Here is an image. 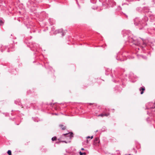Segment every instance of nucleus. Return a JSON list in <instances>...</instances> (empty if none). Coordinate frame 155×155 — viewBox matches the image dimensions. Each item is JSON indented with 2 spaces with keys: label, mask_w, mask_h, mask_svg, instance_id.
<instances>
[{
  "label": "nucleus",
  "mask_w": 155,
  "mask_h": 155,
  "mask_svg": "<svg viewBox=\"0 0 155 155\" xmlns=\"http://www.w3.org/2000/svg\"><path fill=\"white\" fill-rule=\"evenodd\" d=\"M148 20V18L146 16H144L141 19L136 18L134 19V24L135 25L139 26L140 30L147 25L146 22Z\"/></svg>",
  "instance_id": "nucleus-1"
},
{
  "label": "nucleus",
  "mask_w": 155,
  "mask_h": 155,
  "mask_svg": "<svg viewBox=\"0 0 155 155\" xmlns=\"http://www.w3.org/2000/svg\"><path fill=\"white\" fill-rule=\"evenodd\" d=\"M124 71L123 69L117 68L112 72L111 76L113 78L112 81L115 82L119 81L120 76Z\"/></svg>",
  "instance_id": "nucleus-2"
},
{
  "label": "nucleus",
  "mask_w": 155,
  "mask_h": 155,
  "mask_svg": "<svg viewBox=\"0 0 155 155\" xmlns=\"http://www.w3.org/2000/svg\"><path fill=\"white\" fill-rule=\"evenodd\" d=\"M129 42H132L134 44L136 45L135 49V51L137 52H138L139 51H141V50L143 51L145 50L144 48L146 46V44L143 41L141 45L140 43L139 42L135 40L132 38L129 40Z\"/></svg>",
  "instance_id": "nucleus-3"
},
{
  "label": "nucleus",
  "mask_w": 155,
  "mask_h": 155,
  "mask_svg": "<svg viewBox=\"0 0 155 155\" xmlns=\"http://www.w3.org/2000/svg\"><path fill=\"white\" fill-rule=\"evenodd\" d=\"M125 53H123L121 54V53H118L117 55L116 59L117 60L120 61H124L127 58V57L130 59H132L134 58L133 57H130L127 55V57H126V55H124Z\"/></svg>",
  "instance_id": "nucleus-4"
},
{
  "label": "nucleus",
  "mask_w": 155,
  "mask_h": 155,
  "mask_svg": "<svg viewBox=\"0 0 155 155\" xmlns=\"http://www.w3.org/2000/svg\"><path fill=\"white\" fill-rule=\"evenodd\" d=\"M7 49V51L9 52L10 51H13L14 50L12 48L8 47L6 46H3L2 44H0V52H2L4 50V49Z\"/></svg>",
  "instance_id": "nucleus-5"
},
{
  "label": "nucleus",
  "mask_w": 155,
  "mask_h": 155,
  "mask_svg": "<svg viewBox=\"0 0 155 155\" xmlns=\"http://www.w3.org/2000/svg\"><path fill=\"white\" fill-rule=\"evenodd\" d=\"M109 111V109L107 108H105V110H104L103 111V113H104V114H100L98 115V117H103L104 116L107 117L110 114L108 113V111Z\"/></svg>",
  "instance_id": "nucleus-6"
},
{
  "label": "nucleus",
  "mask_w": 155,
  "mask_h": 155,
  "mask_svg": "<svg viewBox=\"0 0 155 155\" xmlns=\"http://www.w3.org/2000/svg\"><path fill=\"white\" fill-rule=\"evenodd\" d=\"M55 29L54 27L51 28V32L52 33L54 34H56L58 33H59L62 31L63 29H59L54 31Z\"/></svg>",
  "instance_id": "nucleus-7"
},
{
  "label": "nucleus",
  "mask_w": 155,
  "mask_h": 155,
  "mask_svg": "<svg viewBox=\"0 0 155 155\" xmlns=\"http://www.w3.org/2000/svg\"><path fill=\"white\" fill-rule=\"evenodd\" d=\"M100 142L99 139L98 137H96L94 140L93 144L95 146H97L98 145Z\"/></svg>",
  "instance_id": "nucleus-8"
},
{
  "label": "nucleus",
  "mask_w": 155,
  "mask_h": 155,
  "mask_svg": "<svg viewBox=\"0 0 155 155\" xmlns=\"http://www.w3.org/2000/svg\"><path fill=\"white\" fill-rule=\"evenodd\" d=\"M38 46V45L35 43H32L31 45V47L36 49L37 51V48Z\"/></svg>",
  "instance_id": "nucleus-9"
},
{
  "label": "nucleus",
  "mask_w": 155,
  "mask_h": 155,
  "mask_svg": "<svg viewBox=\"0 0 155 155\" xmlns=\"http://www.w3.org/2000/svg\"><path fill=\"white\" fill-rule=\"evenodd\" d=\"M63 135L64 136H66L67 137H68L70 139H71L73 137V134L72 133L64 134Z\"/></svg>",
  "instance_id": "nucleus-10"
},
{
  "label": "nucleus",
  "mask_w": 155,
  "mask_h": 155,
  "mask_svg": "<svg viewBox=\"0 0 155 155\" xmlns=\"http://www.w3.org/2000/svg\"><path fill=\"white\" fill-rule=\"evenodd\" d=\"M137 57L138 58L141 59V58L143 59H144L146 60L147 59V58L146 56H143L142 55H137Z\"/></svg>",
  "instance_id": "nucleus-11"
},
{
  "label": "nucleus",
  "mask_w": 155,
  "mask_h": 155,
  "mask_svg": "<svg viewBox=\"0 0 155 155\" xmlns=\"http://www.w3.org/2000/svg\"><path fill=\"white\" fill-rule=\"evenodd\" d=\"M145 88L144 87H141L139 88V91H140V94H142L143 93V91H145Z\"/></svg>",
  "instance_id": "nucleus-12"
},
{
  "label": "nucleus",
  "mask_w": 155,
  "mask_h": 155,
  "mask_svg": "<svg viewBox=\"0 0 155 155\" xmlns=\"http://www.w3.org/2000/svg\"><path fill=\"white\" fill-rule=\"evenodd\" d=\"M15 103L17 104H18L19 105L22 106L21 105V104L20 102V101L19 99L17 101H15Z\"/></svg>",
  "instance_id": "nucleus-13"
},
{
  "label": "nucleus",
  "mask_w": 155,
  "mask_h": 155,
  "mask_svg": "<svg viewBox=\"0 0 155 155\" xmlns=\"http://www.w3.org/2000/svg\"><path fill=\"white\" fill-rule=\"evenodd\" d=\"M149 8L148 7H144V10L145 12H149Z\"/></svg>",
  "instance_id": "nucleus-14"
},
{
  "label": "nucleus",
  "mask_w": 155,
  "mask_h": 155,
  "mask_svg": "<svg viewBox=\"0 0 155 155\" xmlns=\"http://www.w3.org/2000/svg\"><path fill=\"white\" fill-rule=\"evenodd\" d=\"M59 126L63 130H64L66 129V127L64 126L63 125L60 124V125H59Z\"/></svg>",
  "instance_id": "nucleus-15"
},
{
  "label": "nucleus",
  "mask_w": 155,
  "mask_h": 155,
  "mask_svg": "<svg viewBox=\"0 0 155 155\" xmlns=\"http://www.w3.org/2000/svg\"><path fill=\"white\" fill-rule=\"evenodd\" d=\"M136 10L138 12H141V8L140 7H138L136 8Z\"/></svg>",
  "instance_id": "nucleus-16"
},
{
  "label": "nucleus",
  "mask_w": 155,
  "mask_h": 155,
  "mask_svg": "<svg viewBox=\"0 0 155 155\" xmlns=\"http://www.w3.org/2000/svg\"><path fill=\"white\" fill-rule=\"evenodd\" d=\"M7 153L8 154V155H11L12 154V152L11 150H8L7 151Z\"/></svg>",
  "instance_id": "nucleus-17"
},
{
  "label": "nucleus",
  "mask_w": 155,
  "mask_h": 155,
  "mask_svg": "<svg viewBox=\"0 0 155 155\" xmlns=\"http://www.w3.org/2000/svg\"><path fill=\"white\" fill-rule=\"evenodd\" d=\"M80 155H86V153L85 152L82 153L81 151L79 152Z\"/></svg>",
  "instance_id": "nucleus-18"
},
{
  "label": "nucleus",
  "mask_w": 155,
  "mask_h": 155,
  "mask_svg": "<svg viewBox=\"0 0 155 155\" xmlns=\"http://www.w3.org/2000/svg\"><path fill=\"white\" fill-rule=\"evenodd\" d=\"M56 139L57 137H54L51 138V140L52 141H53L56 140Z\"/></svg>",
  "instance_id": "nucleus-19"
},
{
  "label": "nucleus",
  "mask_w": 155,
  "mask_h": 155,
  "mask_svg": "<svg viewBox=\"0 0 155 155\" xmlns=\"http://www.w3.org/2000/svg\"><path fill=\"white\" fill-rule=\"evenodd\" d=\"M91 2L92 3H95L96 2V0H91Z\"/></svg>",
  "instance_id": "nucleus-20"
},
{
  "label": "nucleus",
  "mask_w": 155,
  "mask_h": 155,
  "mask_svg": "<svg viewBox=\"0 0 155 155\" xmlns=\"http://www.w3.org/2000/svg\"><path fill=\"white\" fill-rule=\"evenodd\" d=\"M116 152H117V153H114L115 155H117L120 153V152L119 150H116Z\"/></svg>",
  "instance_id": "nucleus-21"
},
{
  "label": "nucleus",
  "mask_w": 155,
  "mask_h": 155,
  "mask_svg": "<svg viewBox=\"0 0 155 155\" xmlns=\"http://www.w3.org/2000/svg\"><path fill=\"white\" fill-rule=\"evenodd\" d=\"M3 24V21L2 20H1L0 19V25H2Z\"/></svg>",
  "instance_id": "nucleus-22"
},
{
  "label": "nucleus",
  "mask_w": 155,
  "mask_h": 155,
  "mask_svg": "<svg viewBox=\"0 0 155 155\" xmlns=\"http://www.w3.org/2000/svg\"><path fill=\"white\" fill-rule=\"evenodd\" d=\"M51 19H49V22H50V24H51V25H53V24H54V23H53V22H52V23H51Z\"/></svg>",
  "instance_id": "nucleus-23"
},
{
  "label": "nucleus",
  "mask_w": 155,
  "mask_h": 155,
  "mask_svg": "<svg viewBox=\"0 0 155 155\" xmlns=\"http://www.w3.org/2000/svg\"><path fill=\"white\" fill-rule=\"evenodd\" d=\"M61 33H62V36H64L65 34V32H63V30L61 32Z\"/></svg>",
  "instance_id": "nucleus-24"
},
{
  "label": "nucleus",
  "mask_w": 155,
  "mask_h": 155,
  "mask_svg": "<svg viewBox=\"0 0 155 155\" xmlns=\"http://www.w3.org/2000/svg\"><path fill=\"white\" fill-rule=\"evenodd\" d=\"M27 93L28 94H29L30 93H31V92H30V91H27Z\"/></svg>",
  "instance_id": "nucleus-25"
},
{
  "label": "nucleus",
  "mask_w": 155,
  "mask_h": 155,
  "mask_svg": "<svg viewBox=\"0 0 155 155\" xmlns=\"http://www.w3.org/2000/svg\"><path fill=\"white\" fill-rule=\"evenodd\" d=\"M90 138V136H87L86 137V138L87 139H88V138Z\"/></svg>",
  "instance_id": "nucleus-26"
},
{
  "label": "nucleus",
  "mask_w": 155,
  "mask_h": 155,
  "mask_svg": "<svg viewBox=\"0 0 155 155\" xmlns=\"http://www.w3.org/2000/svg\"><path fill=\"white\" fill-rule=\"evenodd\" d=\"M89 140H87H87L86 143H89Z\"/></svg>",
  "instance_id": "nucleus-27"
},
{
  "label": "nucleus",
  "mask_w": 155,
  "mask_h": 155,
  "mask_svg": "<svg viewBox=\"0 0 155 155\" xmlns=\"http://www.w3.org/2000/svg\"><path fill=\"white\" fill-rule=\"evenodd\" d=\"M93 136H91V137H90L91 139H92L93 138Z\"/></svg>",
  "instance_id": "nucleus-28"
},
{
  "label": "nucleus",
  "mask_w": 155,
  "mask_h": 155,
  "mask_svg": "<svg viewBox=\"0 0 155 155\" xmlns=\"http://www.w3.org/2000/svg\"><path fill=\"white\" fill-rule=\"evenodd\" d=\"M81 150H84V148H82L81 149Z\"/></svg>",
  "instance_id": "nucleus-29"
},
{
  "label": "nucleus",
  "mask_w": 155,
  "mask_h": 155,
  "mask_svg": "<svg viewBox=\"0 0 155 155\" xmlns=\"http://www.w3.org/2000/svg\"><path fill=\"white\" fill-rule=\"evenodd\" d=\"M124 15H126V18H127V17H128L127 16V15H126L125 14H124Z\"/></svg>",
  "instance_id": "nucleus-30"
},
{
  "label": "nucleus",
  "mask_w": 155,
  "mask_h": 155,
  "mask_svg": "<svg viewBox=\"0 0 155 155\" xmlns=\"http://www.w3.org/2000/svg\"><path fill=\"white\" fill-rule=\"evenodd\" d=\"M125 155H131V154H126Z\"/></svg>",
  "instance_id": "nucleus-31"
},
{
  "label": "nucleus",
  "mask_w": 155,
  "mask_h": 155,
  "mask_svg": "<svg viewBox=\"0 0 155 155\" xmlns=\"http://www.w3.org/2000/svg\"><path fill=\"white\" fill-rule=\"evenodd\" d=\"M32 118L33 119V120H34V121H36V120H35L33 118V117Z\"/></svg>",
  "instance_id": "nucleus-32"
},
{
  "label": "nucleus",
  "mask_w": 155,
  "mask_h": 155,
  "mask_svg": "<svg viewBox=\"0 0 155 155\" xmlns=\"http://www.w3.org/2000/svg\"><path fill=\"white\" fill-rule=\"evenodd\" d=\"M112 0H109V1L112 2Z\"/></svg>",
  "instance_id": "nucleus-33"
},
{
  "label": "nucleus",
  "mask_w": 155,
  "mask_h": 155,
  "mask_svg": "<svg viewBox=\"0 0 155 155\" xmlns=\"http://www.w3.org/2000/svg\"><path fill=\"white\" fill-rule=\"evenodd\" d=\"M125 4V3H124V4L123 3V4H122V5H124V4Z\"/></svg>",
  "instance_id": "nucleus-34"
},
{
  "label": "nucleus",
  "mask_w": 155,
  "mask_h": 155,
  "mask_svg": "<svg viewBox=\"0 0 155 155\" xmlns=\"http://www.w3.org/2000/svg\"><path fill=\"white\" fill-rule=\"evenodd\" d=\"M54 114H55V115H58V114H56V113H55Z\"/></svg>",
  "instance_id": "nucleus-35"
},
{
  "label": "nucleus",
  "mask_w": 155,
  "mask_h": 155,
  "mask_svg": "<svg viewBox=\"0 0 155 155\" xmlns=\"http://www.w3.org/2000/svg\"><path fill=\"white\" fill-rule=\"evenodd\" d=\"M64 142L66 143H67L65 141H64Z\"/></svg>",
  "instance_id": "nucleus-36"
},
{
  "label": "nucleus",
  "mask_w": 155,
  "mask_h": 155,
  "mask_svg": "<svg viewBox=\"0 0 155 155\" xmlns=\"http://www.w3.org/2000/svg\"><path fill=\"white\" fill-rule=\"evenodd\" d=\"M118 90V91H120V90H119V89Z\"/></svg>",
  "instance_id": "nucleus-37"
},
{
  "label": "nucleus",
  "mask_w": 155,
  "mask_h": 155,
  "mask_svg": "<svg viewBox=\"0 0 155 155\" xmlns=\"http://www.w3.org/2000/svg\"><path fill=\"white\" fill-rule=\"evenodd\" d=\"M127 1H128V0H126Z\"/></svg>",
  "instance_id": "nucleus-38"
},
{
  "label": "nucleus",
  "mask_w": 155,
  "mask_h": 155,
  "mask_svg": "<svg viewBox=\"0 0 155 155\" xmlns=\"http://www.w3.org/2000/svg\"><path fill=\"white\" fill-rule=\"evenodd\" d=\"M124 32V31H123V32Z\"/></svg>",
  "instance_id": "nucleus-39"
},
{
  "label": "nucleus",
  "mask_w": 155,
  "mask_h": 155,
  "mask_svg": "<svg viewBox=\"0 0 155 155\" xmlns=\"http://www.w3.org/2000/svg\"><path fill=\"white\" fill-rule=\"evenodd\" d=\"M137 151H136V153H137Z\"/></svg>",
  "instance_id": "nucleus-40"
}]
</instances>
